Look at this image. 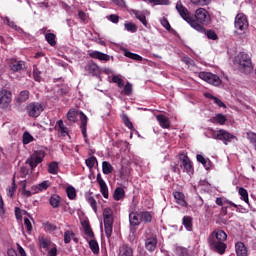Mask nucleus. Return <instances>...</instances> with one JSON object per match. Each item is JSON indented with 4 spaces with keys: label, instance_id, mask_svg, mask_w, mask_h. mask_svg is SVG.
Here are the masks:
<instances>
[{
    "label": "nucleus",
    "instance_id": "nucleus-56",
    "mask_svg": "<svg viewBox=\"0 0 256 256\" xmlns=\"http://www.w3.org/2000/svg\"><path fill=\"white\" fill-rule=\"evenodd\" d=\"M31 142H33V137L29 134V132H25L23 134V144L29 145Z\"/></svg>",
    "mask_w": 256,
    "mask_h": 256
},
{
    "label": "nucleus",
    "instance_id": "nucleus-16",
    "mask_svg": "<svg viewBox=\"0 0 256 256\" xmlns=\"http://www.w3.org/2000/svg\"><path fill=\"white\" fill-rule=\"evenodd\" d=\"M85 71L87 73H89V75H92L93 77H97L100 75L101 73V69L99 68V65H97L94 62H89L86 66H85Z\"/></svg>",
    "mask_w": 256,
    "mask_h": 256
},
{
    "label": "nucleus",
    "instance_id": "nucleus-32",
    "mask_svg": "<svg viewBox=\"0 0 256 256\" xmlns=\"http://www.w3.org/2000/svg\"><path fill=\"white\" fill-rule=\"evenodd\" d=\"M134 15L136 19H138V21L144 25V27H149V23L147 22V17L145 16V14L139 11H135Z\"/></svg>",
    "mask_w": 256,
    "mask_h": 256
},
{
    "label": "nucleus",
    "instance_id": "nucleus-46",
    "mask_svg": "<svg viewBox=\"0 0 256 256\" xmlns=\"http://www.w3.org/2000/svg\"><path fill=\"white\" fill-rule=\"evenodd\" d=\"M122 122L124 123L125 127H128V129H133V122H131V119H129L127 114L122 115Z\"/></svg>",
    "mask_w": 256,
    "mask_h": 256
},
{
    "label": "nucleus",
    "instance_id": "nucleus-21",
    "mask_svg": "<svg viewBox=\"0 0 256 256\" xmlns=\"http://www.w3.org/2000/svg\"><path fill=\"white\" fill-rule=\"evenodd\" d=\"M173 197L176 200V203L180 205V207H187V201H185V194L179 191L173 192Z\"/></svg>",
    "mask_w": 256,
    "mask_h": 256
},
{
    "label": "nucleus",
    "instance_id": "nucleus-13",
    "mask_svg": "<svg viewBox=\"0 0 256 256\" xmlns=\"http://www.w3.org/2000/svg\"><path fill=\"white\" fill-rule=\"evenodd\" d=\"M129 223H130V231L132 233H135V231H137L136 227H139L141 225V217H139V213L131 212L129 214Z\"/></svg>",
    "mask_w": 256,
    "mask_h": 256
},
{
    "label": "nucleus",
    "instance_id": "nucleus-55",
    "mask_svg": "<svg viewBox=\"0 0 256 256\" xmlns=\"http://www.w3.org/2000/svg\"><path fill=\"white\" fill-rule=\"evenodd\" d=\"M193 5H200L201 7H205V5H209L211 0H190Z\"/></svg>",
    "mask_w": 256,
    "mask_h": 256
},
{
    "label": "nucleus",
    "instance_id": "nucleus-48",
    "mask_svg": "<svg viewBox=\"0 0 256 256\" xmlns=\"http://www.w3.org/2000/svg\"><path fill=\"white\" fill-rule=\"evenodd\" d=\"M176 253L179 256H189V250L183 246L176 247Z\"/></svg>",
    "mask_w": 256,
    "mask_h": 256
},
{
    "label": "nucleus",
    "instance_id": "nucleus-11",
    "mask_svg": "<svg viewBox=\"0 0 256 256\" xmlns=\"http://www.w3.org/2000/svg\"><path fill=\"white\" fill-rule=\"evenodd\" d=\"M234 27L235 29H238V31H247V29H249V20H247V16L243 13H238L235 17Z\"/></svg>",
    "mask_w": 256,
    "mask_h": 256
},
{
    "label": "nucleus",
    "instance_id": "nucleus-39",
    "mask_svg": "<svg viewBox=\"0 0 256 256\" xmlns=\"http://www.w3.org/2000/svg\"><path fill=\"white\" fill-rule=\"evenodd\" d=\"M200 33H205V35L207 36L208 39H210L211 41H217L219 39V36L217 35V32H215V30H207L204 32H200Z\"/></svg>",
    "mask_w": 256,
    "mask_h": 256
},
{
    "label": "nucleus",
    "instance_id": "nucleus-12",
    "mask_svg": "<svg viewBox=\"0 0 256 256\" xmlns=\"http://www.w3.org/2000/svg\"><path fill=\"white\" fill-rule=\"evenodd\" d=\"M11 97H13L11 91L7 89L0 90V109H7L11 105Z\"/></svg>",
    "mask_w": 256,
    "mask_h": 256
},
{
    "label": "nucleus",
    "instance_id": "nucleus-14",
    "mask_svg": "<svg viewBox=\"0 0 256 256\" xmlns=\"http://www.w3.org/2000/svg\"><path fill=\"white\" fill-rule=\"evenodd\" d=\"M79 115L81 121L80 129L82 131L84 141L85 143L89 144V138H87V123L89 121V118H87V115H85V113L83 112H80Z\"/></svg>",
    "mask_w": 256,
    "mask_h": 256
},
{
    "label": "nucleus",
    "instance_id": "nucleus-1",
    "mask_svg": "<svg viewBox=\"0 0 256 256\" xmlns=\"http://www.w3.org/2000/svg\"><path fill=\"white\" fill-rule=\"evenodd\" d=\"M227 233L223 230H214L208 237V245L214 253L225 255L227 251Z\"/></svg>",
    "mask_w": 256,
    "mask_h": 256
},
{
    "label": "nucleus",
    "instance_id": "nucleus-41",
    "mask_svg": "<svg viewBox=\"0 0 256 256\" xmlns=\"http://www.w3.org/2000/svg\"><path fill=\"white\" fill-rule=\"evenodd\" d=\"M125 57H128V59H133L134 61H143V57L140 56L139 54H135L130 51H126L124 53Z\"/></svg>",
    "mask_w": 256,
    "mask_h": 256
},
{
    "label": "nucleus",
    "instance_id": "nucleus-30",
    "mask_svg": "<svg viewBox=\"0 0 256 256\" xmlns=\"http://www.w3.org/2000/svg\"><path fill=\"white\" fill-rule=\"evenodd\" d=\"M57 125H58V131L59 133H61L62 137H67V135H69V130L63 123V120H58Z\"/></svg>",
    "mask_w": 256,
    "mask_h": 256
},
{
    "label": "nucleus",
    "instance_id": "nucleus-45",
    "mask_svg": "<svg viewBox=\"0 0 256 256\" xmlns=\"http://www.w3.org/2000/svg\"><path fill=\"white\" fill-rule=\"evenodd\" d=\"M85 163L88 169H93L95 167V163H97V158L95 156L87 158Z\"/></svg>",
    "mask_w": 256,
    "mask_h": 256
},
{
    "label": "nucleus",
    "instance_id": "nucleus-15",
    "mask_svg": "<svg viewBox=\"0 0 256 256\" xmlns=\"http://www.w3.org/2000/svg\"><path fill=\"white\" fill-rule=\"evenodd\" d=\"M9 67H10L11 71H13L14 73L23 71V69H25V61L12 58L9 61Z\"/></svg>",
    "mask_w": 256,
    "mask_h": 256
},
{
    "label": "nucleus",
    "instance_id": "nucleus-42",
    "mask_svg": "<svg viewBox=\"0 0 256 256\" xmlns=\"http://www.w3.org/2000/svg\"><path fill=\"white\" fill-rule=\"evenodd\" d=\"M99 187L104 199H109V187H107V183L100 184Z\"/></svg>",
    "mask_w": 256,
    "mask_h": 256
},
{
    "label": "nucleus",
    "instance_id": "nucleus-38",
    "mask_svg": "<svg viewBox=\"0 0 256 256\" xmlns=\"http://www.w3.org/2000/svg\"><path fill=\"white\" fill-rule=\"evenodd\" d=\"M45 39L47 41V43H49V45L51 47H55V45H57V41H55L56 36L54 33H47L45 34Z\"/></svg>",
    "mask_w": 256,
    "mask_h": 256
},
{
    "label": "nucleus",
    "instance_id": "nucleus-57",
    "mask_svg": "<svg viewBox=\"0 0 256 256\" xmlns=\"http://www.w3.org/2000/svg\"><path fill=\"white\" fill-rule=\"evenodd\" d=\"M160 23L162 27H164V29H166L167 31H171V24L169 23V20H167V18L163 17L160 20Z\"/></svg>",
    "mask_w": 256,
    "mask_h": 256
},
{
    "label": "nucleus",
    "instance_id": "nucleus-17",
    "mask_svg": "<svg viewBox=\"0 0 256 256\" xmlns=\"http://www.w3.org/2000/svg\"><path fill=\"white\" fill-rule=\"evenodd\" d=\"M156 119H157L160 127H162V129H170L171 128V121L169 120V117H167L163 114H158L156 116Z\"/></svg>",
    "mask_w": 256,
    "mask_h": 256
},
{
    "label": "nucleus",
    "instance_id": "nucleus-63",
    "mask_svg": "<svg viewBox=\"0 0 256 256\" xmlns=\"http://www.w3.org/2000/svg\"><path fill=\"white\" fill-rule=\"evenodd\" d=\"M247 137L251 143H256V133L255 132H248Z\"/></svg>",
    "mask_w": 256,
    "mask_h": 256
},
{
    "label": "nucleus",
    "instance_id": "nucleus-10",
    "mask_svg": "<svg viewBox=\"0 0 256 256\" xmlns=\"http://www.w3.org/2000/svg\"><path fill=\"white\" fill-rule=\"evenodd\" d=\"M179 159L181 161V167L184 169V173H187V175H193V173H195V169L193 168V162H191L189 156L185 153H180Z\"/></svg>",
    "mask_w": 256,
    "mask_h": 256
},
{
    "label": "nucleus",
    "instance_id": "nucleus-23",
    "mask_svg": "<svg viewBox=\"0 0 256 256\" xmlns=\"http://www.w3.org/2000/svg\"><path fill=\"white\" fill-rule=\"evenodd\" d=\"M210 123H214L216 125H225V123H227V117L222 113H218L210 119Z\"/></svg>",
    "mask_w": 256,
    "mask_h": 256
},
{
    "label": "nucleus",
    "instance_id": "nucleus-44",
    "mask_svg": "<svg viewBox=\"0 0 256 256\" xmlns=\"http://www.w3.org/2000/svg\"><path fill=\"white\" fill-rule=\"evenodd\" d=\"M124 27L129 33H137V25L133 24L132 22L125 23Z\"/></svg>",
    "mask_w": 256,
    "mask_h": 256
},
{
    "label": "nucleus",
    "instance_id": "nucleus-25",
    "mask_svg": "<svg viewBox=\"0 0 256 256\" xmlns=\"http://www.w3.org/2000/svg\"><path fill=\"white\" fill-rule=\"evenodd\" d=\"M49 203L53 209H58V207L61 205V196L58 194H52L49 198Z\"/></svg>",
    "mask_w": 256,
    "mask_h": 256
},
{
    "label": "nucleus",
    "instance_id": "nucleus-40",
    "mask_svg": "<svg viewBox=\"0 0 256 256\" xmlns=\"http://www.w3.org/2000/svg\"><path fill=\"white\" fill-rule=\"evenodd\" d=\"M44 231H47L48 233H53V231H57V225L47 221L43 223Z\"/></svg>",
    "mask_w": 256,
    "mask_h": 256
},
{
    "label": "nucleus",
    "instance_id": "nucleus-62",
    "mask_svg": "<svg viewBox=\"0 0 256 256\" xmlns=\"http://www.w3.org/2000/svg\"><path fill=\"white\" fill-rule=\"evenodd\" d=\"M214 103H215V105H217L218 107H222L223 109H227V105H225L224 103H223V101H221V99H219V98H214Z\"/></svg>",
    "mask_w": 256,
    "mask_h": 256
},
{
    "label": "nucleus",
    "instance_id": "nucleus-58",
    "mask_svg": "<svg viewBox=\"0 0 256 256\" xmlns=\"http://www.w3.org/2000/svg\"><path fill=\"white\" fill-rule=\"evenodd\" d=\"M24 225L28 233H31V231H33V225L31 224V220H29V218H24Z\"/></svg>",
    "mask_w": 256,
    "mask_h": 256
},
{
    "label": "nucleus",
    "instance_id": "nucleus-61",
    "mask_svg": "<svg viewBox=\"0 0 256 256\" xmlns=\"http://www.w3.org/2000/svg\"><path fill=\"white\" fill-rule=\"evenodd\" d=\"M108 21H111V23H119V15L117 14H111L110 16H108Z\"/></svg>",
    "mask_w": 256,
    "mask_h": 256
},
{
    "label": "nucleus",
    "instance_id": "nucleus-34",
    "mask_svg": "<svg viewBox=\"0 0 256 256\" xmlns=\"http://www.w3.org/2000/svg\"><path fill=\"white\" fill-rule=\"evenodd\" d=\"M48 173H50V175H57V173H59V163L51 162L48 165Z\"/></svg>",
    "mask_w": 256,
    "mask_h": 256
},
{
    "label": "nucleus",
    "instance_id": "nucleus-20",
    "mask_svg": "<svg viewBox=\"0 0 256 256\" xmlns=\"http://www.w3.org/2000/svg\"><path fill=\"white\" fill-rule=\"evenodd\" d=\"M89 57H91L92 59H98L99 61H109L111 59V56L99 51L90 52Z\"/></svg>",
    "mask_w": 256,
    "mask_h": 256
},
{
    "label": "nucleus",
    "instance_id": "nucleus-52",
    "mask_svg": "<svg viewBox=\"0 0 256 256\" xmlns=\"http://www.w3.org/2000/svg\"><path fill=\"white\" fill-rule=\"evenodd\" d=\"M38 187L40 189V192L47 191V189H49V187H51V182L49 180H45V181L41 182L40 184H38Z\"/></svg>",
    "mask_w": 256,
    "mask_h": 256
},
{
    "label": "nucleus",
    "instance_id": "nucleus-54",
    "mask_svg": "<svg viewBox=\"0 0 256 256\" xmlns=\"http://www.w3.org/2000/svg\"><path fill=\"white\" fill-rule=\"evenodd\" d=\"M112 82L113 83H117L118 87L121 89L123 87H125V81H123L122 78H120L119 76H113L112 77Z\"/></svg>",
    "mask_w": 256,
    "mask_h": 256
},
{
    "label": "nucleus",
    "instance_id": "nucleus-9",
    "mask_svg": "<svg viewBox=\"0 0 256 256\" xmlns=\"http://www.w3.org/2000/svg\"><path fill=\"white\" fill-rule=\"evenodd\" d=\"M198 77H200L202 81H206V83L214 85V87H219L222 83L221 78L217 74H213L211 72H200Z\"/></svg>",
    "mask_w": 256,
    "mask_h": 256
},
{
    "label": "nucleus",
    "instance_id": "nucleus-51",
    "mask_svg": "<svg viewBox=\"0 0 256 256\" xmlns=\"http://www.w3.org/2000/svg\"><path fill=\"white\" fill-rule=\"evenodd\" d=\"M124 95L127 97H130V95H133V85L131 83H126L124 86Z\"/></svg>",
    "mask_w": 256,
    "mask_h": 256
},
{
    "label": "nucleus",
    "instance_id": "nucleus-59",
    "mask_svg": "<svg viewBox=\"0 0 256 256\" xmlns=\"http://www.w3.org/2000/svg\"><path fill=\"white\" fill-rule=\"evenodd\" d=\"M20 173H21L20 177H21L22 179H25V177H27V176L29 175V168H27V167H25V166H22V167L20 168Z\"/></svg>",
    "mask_w": 256,
    "mask_h": 256
},
{
    "label": "nucleus",
    "instance_id": "nucleus-64",
    "mask_svg": "<svg viewBox=\"0 0 256 256\" xmlns=\"http://www.w3.org/2000/svg\"><path fill=\"white\" fill-rule=\"evenodd\" d=\"M17 249L20 256H27V252L20 244H17Z\"/></svg>",
    "mask_w": 256,
    "mask_h": 256
},
{
    "label": "nucleus",
    "instance_id": "nucleus-37",
    "mask_svg": "<svg viewBox=\"0 0 256 256\" xmlns=\"http://www.w3.org/2000/svg\"><path fill=\"white\" fill-rule=\"evenodd\" d=\"M66 193H67V197L68 199H77V190H75V187L73 186H68L66 188Z\"/></svg>",
    "mask_w": 256,
    "mask_h": 256
},
{
    "label": "nucleus",
    "instance_id": "nucleus-53",
    "mask_svg": "<svg viewBox=\"0 0 256 256\" xmlns=\"http://www.w3.org/2000/svg\"><path fill=\"white\" fill-rule=\"evenodd\" d=\"M87 201L89 205L92 207L94 213H97V201L95 200V198L93 196H89L87 198Z\"/></svg>",
    "mask_w": 256,
    "mask_h": 256
},
{
    "label": "nucleus",
    "instance_id": "nucleus-26",
    "mask_svg": "<svg viewBox=\"0 0 256 256\" xmlns=\"http://www.w3.org/2000/svg\"><path fill=\"white\" fill-rule=\"evenodd\" d=\"M182 225H184L187 231H193V217L184 216L182 219Z\"/></svg>",
    "mask_w": 256,
    "mask_h": 256
},
{
    "label": "nucleus",
    "instance_id": "nucleus-4",
    "mask_svg": "<svg viewBox=\"0 0 256 256\" xmlns=\"http://www.w3.org/2000/svg\"><path fill=\"white\" fill-rule=\"evenodd\" d=\"M235 61L237 65H239V69L242 71H247L248 73L253 69V61L251 60V56L245 52H240Z\"/></svg>",
    "mask_w": 256,
    "mask_h": 256
},
{
    "label": "nucleus",
    "instance_id": "nucleus-22",
    "mask_svg": "<svg viewBox=\"0 0 256 256\" xmlns=\"http://www.w3.org/2000/svg\"><path fill=\"white\" fill-rule=\"evenodd\" d=\"M118 256H133V248L129 244H122L119 247Z\"/></svg>",
    "mask_w": 256,
    "mask_h": 256
},
{
    "label": "nucleus",
    "instance_id": "nucleus-19",
    "mask_svg": "<svg viewBox=\"0 0 256 256\" xmlns=\"http://www.w3.org/2000/svg\"><path fill=\"white\" fill-rule=\"evenodd\" d=\"M145 247L147 251H155L157 249V236H152L146 239L145 241Z\"/></svg>",
    "mask_w": 256,
    "mask_h": 256
},
{
    "label": "nucleus",
    "instance_id": "nucleus-31",
    "mask_svg": "<svg viewBox=\"0 0 256 256\" xmlns=\"http://www.w3.org/2000/svg\"><path fill=\"white\" fill-rule=\"evenodd\" d=\"M114 201H121L125 197V190L121 187H117L113 194Z\"/></svg>",
    "mask_w": 256,
    "mask_h": 256
},
{
    "label": "nucleus",
    "instance_id": "nucleus-3",
    "mask_svg": "<svg viewBox=\"0 0 256 256\" xmlns=\"http://www.w3.org/2000/svg\"><path fill=\"white\" fill-rule=\"evenodd\" d=\"M210 135L212 139H217L218 141H222L224 145H229L233 141V139H237V137L231 133H229L225 129L214 130L210 129Z\"/></svg>",
    "mask_w": 256,
    "mask_h": 256
},
{
    "label": "nucleus",
    "instance_id": "nucleus-50",
    "mask_svg": "<svg viewBox=\"0 0 256 256\" xmlns=\"http://www.w3.org/2000/svg\"><path fill=\"white\" fill-rule=\"evenodd\" d=\"M16 190H17V184H15V178H13L12 186L7 188V195L9 197H13V195H15Z\"/></svg>",
    "mask_w": 256,
    "mask_h": 256
},
{
    "label": "nucleus",
    "instance_id": "nucleus-49",
    "mask_svg": "<svg viewBox=\"0 0 256 256\" xmlns=\"http://www.w3.org/2000/svg\"><path fill=\"white\" fill-rule=\"evenodd\" d=\"M71 237H75V233L73 231L67 230L64 232V243H71Z\"/></svg>",
    "mask_w": 256,
    "mask_h": 256
},
{
    "label": "nucleus",
    "instance_id": "nucleus-33",
    "mask_svg": "<svg viewBox=\"0 0 256 256\" xmlns=\"http://www.w3.org/2000/svg\"><path fill=\"white\" fill-rule=\"evenodd\" d=\"M102 172L104 175H111L113 173V165L107 161L102 162Z\"/></svg>",
    "mask_w": 256,
    "mask_h": 256
},
{
    "label": "nucleus",
    "instance_id": "nucleus-60",
    "mask_svg": "<svg viewBox=\"0 0 256 256\" xmlns=\"http://www.w3.org/2000/svg\"><path fill=\"white\" fill-rule=\"evenodd\" d=\"M149 3H154V5H169V0H148Z\"/></svg>",
    "mask_w": 256,
    "mask_h": 256
},
{
    "label": "nucleus",
    "instance_id": "nucleus-29",
    "mask_svg": "<svg viewBox=\"0 0 256 256\" xmlns=\"http://www.w3.org/2000/svg\"><path fill=\"white\" fill-rule=\"evenodd\" d=\"M29 95H31V94L28 90H22L19 93V96L17 98V103H19L21 105V103H25V102L29 101Z\"/></svg>",
    "mask_w": 256,
    "mask_h": 256
},
{
    "label": "nucleus",
    "instance_id": "nucleus-47",
    "mask_svg": "<svg viewBox=\"0 0 256 256\" xmlns=\"http://www.w3.org/2000/svg\"><path fill=\"white\" fill-rule=\"evenodd\" d=\"M39 245L42 249H49V245H51V242L49 239L41 237L39 238Z\"/></svg>",
    "mask_w": 256,
    "mask_h": 256
},
{
    "label": "nucleus",
    "instance_id": "nucleus-24",
    "mask_svg": "<svg viewBox=\"0 0 256 256\" xmlns=\"http://www.w3.org/2000/svg\"><path fill=\"white\" fill-rule=\"evenodd\" d=\"M138 215L143 223H151L153 221V213L150 211H142Z\"/></svg>",
    "mask_w": 256,
    "mask_h": 256
},
{
    "label": "nucleus",
    "instance_id": "nucleus-7",
    "mask_svg": "<svg viewBox=\"0 0 256 256\" xmlns=\"http://www.w3.org/2000/svg\"><path fill=\"white\" fill-rule=\"evenodd\" d=\"M43 159H45L44 151H35L27 160L26 164L30 166L31 171H35V168L40 163H43Z\"/></svg>",
    "mask_w": 256,
    "mask_h": 256
},
{
    "label": "nucleus",
    "instance_id": "nucleus-36",
    "mask_svg": "<svg viewBox=\"0 0 256 256\" xmlns=\"http://www.w3.org/2000/svg\"><path fill=\"white\" fill-rule=\"evenodd\" d=\"M238 193L241 196L242 201L249 205V192H247V189L240 187Z\"/></svg>",
    "mask_w": 256,
    "mask_h": 256
},
{
    "label": "nucleus",
    "instance_id": "nucleus-6",
    "mask_svg": "<svg viewBox=\"0 0 256 256\" xmlns=\"http://www.w3.org/2000/svg\"><path fill=\"white\" fill-rule=\"evenodd\" d=\"M45 111V106L40 102H31L26 106V113L32 119H37L42 112Z\"/></svg>",
    "mask_w": 256,
    "mask_h": 256
},
{
    "label": "nucleus",
    "instance_id": "nucleus-8",
    "mask_svg": "<svg viewBox=\"0 0 256 256\" xmlns=\"http://www.w3.org/2000/svg\"><path fill=\"white\" fill-rule=\"evenodd\" d=\"M195 18L196 23L202 27L203 25H209V23H211V16L209 15V12L204 8H198L195 11Z\"/></svg>",
    "mask_w": 256,
    "mask_h": 256
},
{
    "label": "nucleus",
    "instance_id": "nucleus-18",
    "mask_svg": "<svg viewBox=\"0 0 256 256\" xmlns=\"http://www.w3.org/2000/svg\"><path fill=\"white\" fill-rule=\"evenodd\" d=\"M235 251L237 256H249L247 246L243 242H236Z\"/></svg>",
    "mask_w": 256,
    "mask_h": 256
},
{
    "label": "nucleus",
    "instance_id": "nucleus-2",
    "mask_svg": "<svg viewBox=\"0 0 256 256\" xmlns=\"http://www.w3.org/2000/svg\"><path fill=\"white\" fill-rule=\"evenodd\" d=\"M176 9H177L180 17H182V19H184V21L189 23V25L192 27V29H195V31H198V33H205V27L202 26L201 24L197 23V21H195V19H193V17H191L189 10L187 8H185V6H183V3H181V1L177 2Z\"/></svg>",
    "mask_w": 256,
    "mask_h": 256
},
{
    "label": "nucleus",
    "instance_id": "nucleus-27",
    "mask_svg": "<svg viewBox=\"0 0 256 256\" xmlns=\"http://www.w3.org/2000/svg\"><path fill=\"white\" fill-rule=\"evenodd\" d=\"M82 227H83L84 233H85V235H87V237H89L90 239L95 238V233H93V229H91V225H89V222L84 221L82 223Z\"/></svg>",
    "mask_w": 256,
    "mask_h": 256
},
{
    "label": "nucleus",
    "instance_id": "nucleus-35",
    "mask_svg": "<svg viewBox=\"0 0 256 256\" xmlns=\"http://www.w3.org/2000/svg\"><path fill=\"white\" fill-rule=\"evenodd\" d=\"M89 247L94 255H99V243L95 239L89 241Z\"/></svg>",
    "mask_w": 256,
    "mask_h": 256
},
{
    "label": "nucleus",
    "instance_id": "nucleus-28",
    "mask_svg": "<svg viewBox=\"0 0 256 256\" xmlns=\"http://www.w3.org/2000/svg\"><path fill=\"white\" fill-rule=\"evenodd\" d=\"M196 159H197L198 163H201L203 165V167H205V169H207V170L211 169V160L210 159H206L201 154H198L196 156Z\"/></svg>",
    "mask_w": 256,
    "mask_h": 256
},
{
    "label": "nucleus",
    "instance_id": "nucleus-43",
    "mask_svg": "<svg viewBox=\"0 0 256 256\" xmlns=\"http://www.w3.org/2000/svg\"><path fill=\"white\" fill-rule=\"evenodd\" d=\"M67 119L71 123H75L77 121V112L75 109H70L67 113Z\"/></svg>",
    "mask_w": 256,
    "mask_h": 256
},
{
    "label": "nucleus",
    "instance_id": "nucleus-5",
    "mask_svg": "<svg viewBox=\"0 0 256 256\" xmlns=\"http://www.w3.org/2000/svg\"><path fill=\"white\" fill-rule=\"evenodd\" d=\"M104 219V231L106 237L109 239L113 235V210L111 208H105L103 211Z\"/></svg>",
    "mask_w": 256,
    "mask_h": 256
}]
</instances>
